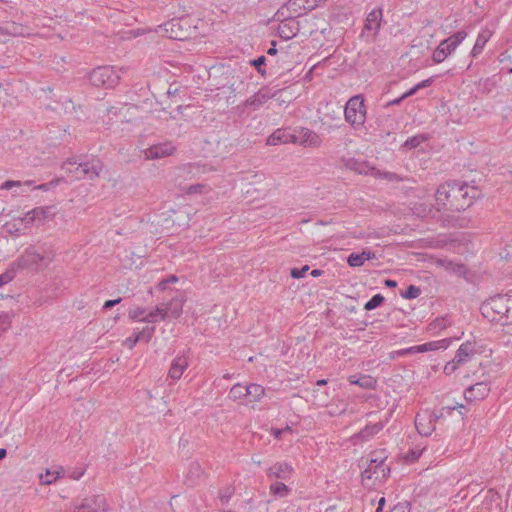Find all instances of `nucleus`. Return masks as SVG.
I'll list each match as a JSON object with an SVG mask.
<instances>
[{"instance_id": "ddd939ff", "label": "nucleus", "mask_w": 512, "mask_h": 512, "mask_svg": "<svg viewBox=\"0 0 512 512\" xmlns=\"http://www.w3.org/2000/svg\"><path fill=\"white\" fill-rule=\"evenodd\" d=\"M291 141L292 143H299L310 147H318L322 142L320 136L308 128H302L299 134L295 135V138Z\"/></svg>"}, {"instance_id": "473e14b6", "label": "nucleus", "mask_w": 512, "mask_h": 512, "mask_svg": "<svg viewBox=\"0 0 512 512\" xmlns=\"http://www.w3.org/2000/svg\"><path fill=\"white\" fill-rule=\"evenodd\" d=\"M203 473L204 471L202 466L198 462L193 461L188 466L187 478L194 483V481L199 479Z\"/></svg>"}, {"instance_id": "f704fd0d", "label": "nucleus", "mask_w": 512, "mask_h": 512, "mask_svg": "<svg viewBox=\"0 0 512 512\" xmlns=\"http://www.w3.org/2000/svg\"><path fill=\"white\" fill-rule=\"evenodd\" d=\"M372 174L377 178H383L388 180L389 182H402L405 180L404 177H401L400 175L394 173V172H382L380 170H376L375 168H372Z\"/></svg>"}, {"instance_id": "ea45409f", "label": "nucleus", "mask_w": 512, "mask_h": 512, "mask_svg": "<svg viewBox=\"0 0 512 512\" xmlns=\"http://www.w3.org/2000/svg\"><path fill=\"white\" fill-rule=\"evenodd\" d=\"M421 294V290L419 287L415 285H410L404 292L401 293V296L405 299H415Z\"/></svg>"}, {"instance_id": "412c9836", "label": "nucleus", "mask_w": 512, "mask_h": 512, "mask_svg": "<svg viewBox=\"0 0 512 512\" xmlns=\"http://www.w3.org/2000/svg\"><path fill=\"white\" fill-rule=\"evenodd\" d=\"M381 20L382 10L373 9L366 17L364 31L372 32L373 35H376L380 29Z\"/></svg>"}, {"instance_id": "7c9ffc66", "label": "nucleus", "mask_w": 512, "mask_h": 512, "mask_svg": "<svg viewBox=\"0 0 512 512\" xmlns=\"http://www.w3.org/2000/svg\"><path fill=\"white\" fill-rule=\"evenodd\" d=\"M82 163H78L75 159H68L63 163L62 168L76 179H82Z\"/></svg>"}, {"instance_id": "9d476101", "label": "nucleus", "mask_w": 512, "mask_h": 512, "mask_svg": "<svg viewBox=\"0 0 512 512\" xmlns=\"http://www.w3.org/2000/svg\"><path fill=\"white\" fill-rule=\"evenodd\" d=\"M436 413L424 410L415 417V427L419 434L429 436L435 430V422L439 419Z\"/></svg>"}, {"instance_id": "dca6fc26", "label": "nucleus", "mask_w": 512, "mask_h": 512, "mask_svg": "<svg viewBox=\"0 0 512 512\" xmlns=\"http://www.w3.org/2000/svg\"><path fill=\"white\" fill-rule=\"evenodd\" d=\"M0 32L14 37H28L32 34V30L28 26L16 22H6L1 26Z\"/></svg>"}, {"instance_id": "4c0bfd02", "label": "nucleus", "mask_w": 512, "mask_h": 512, "mask_svg": "<svg viewBox=\"0 0 512 512\" xmlns=\"http://www.w3.org/2000/svg\"><path fill=\"white\" fill-rule=\"evenodd\" d=\"M154 333H155V326H146L136 334L140 341H144V342L148 343L152 339Z\"/></svg>"}, {"instance_id": "4d7b16f0", "label": "nucleus", "mask_w": 512, "mask_h": 512, "mask_svg": "<svg viewBox=\"0 0 512 512\" xmlns=\"http://www.w3.org/2000/svg\"><path fill=\"white\" fill-rule=\"evenodd\" d=\"M361 255L363 256V259L365 261L367 260H372V259H375L376 258V255L374 252L370 251V250H363Z\"/></svg>"}, {"instance_id": "f3484780", "label": "nucleus", "mask_w": 512, "mask_h": 512, "mask_svg": "<svg viewBox=\"0 0 512 512\" xmlns=\"http://www.w3.org/2000/svg\"><path fill=\"white\" fill-rule=\"evenodd\" d=\"M82 167V179L87 178L93 180L99 177L102 169L103 163L100 159H91L90 161L83 162L81 164Z\"/></svg>"}, {"instance_id": "a19ab883", "label": "nucleus", "mask_w": 512, "mask_h": 512, "mask_svg": "<svg viewBox=\"0 0 512 512\" xmlns=\"http://www.w3.org/2000/svg\"><path fill=\"white\" fill-rule=\"evenodd\" d=\"M347 262L351 267H360L365 263V260L363 259L361 253H352L349 255Z\"/></svg>"}, {"instance_id": "338daca9", "label": "nucleus", "mask_w": 512, "mask_h": 512, "mask_svg": "<svg viewBox=\"0 0 512 512\" xmlns=\"http://www.w3.org/2000/svg\"><path fill=\"white\" fill-rule=\"evenodd\" d=\"M385 502H386V500H385V498H384V497H381V498L379 499V501H378V507H377V509H376V512H382V511H383V507H384V505H385Z\"/></svg>"}, {"instance_id": "2eb2a0df", "label": "nucleus", "mask_w": 512, "mask_h": 512, "mask_svg": "<svg viewBox=\"0 0 512 512\" xmlns=\"http://www.w3.org/2000/svg\"><path fill=\"white\" fill-rule=\"evenodd\" d=\"M105 503L102 495L85 498L82 503L75 507L74 512H98Z\"/></svg>"}, {"instance_id": "a878e982", "label": "nucleus", "mask_w": 512, "mask_h": 512, "mask_svg": "<svg viewBox=\"0 0 512 512\" xmlns=\"http://www.w3.org/2000/svg\"><path fill=\"white\" fill-rule=\"evenodd\" d=\"M295 138L294 134H291L285 130L277 129L273 134H271L267 139L268 145H279L292 142Z\"/></svg>"}, {"instance_id": "680f3d73", "label": "nucleus", "mask_w": 512, "mask_h": 512, "mask_svg": "<svg viewBox=\"0 0 512 512\" xmlns=\"http://www.w3.org/2000/svg\"><path fill=\"white\" fill-rule=\"evenodd\" d=\"M121 302V298H118V299H114V300H107L105 303H104V308L105 309H108V308H111L113 307L114 305L118 304Z\"/></svg>"}, {"instance_id": "4468645a", "label": "nucleus", "mask_w": 512, "mask_h": 512, "mask_svg": "<svg viewBox=\"0 0 512 512\" xmlns=\"http://www.w3.org/2000/svg\"><path fill=\"white\" fill-rule=\"evenodd\" d=\"M490 386L486 382H478L465 390L464 397L467 401L482 400L488 396Z\"/></svg>"}, {"instance_id": "c03bdc74", "label": "nucleus", "mask_w": 512, "mask_h": 512, "mask_svg": "<svg viewBox=\"0 0 512 512\" xmlns=\"http://www.w3.org/2000/svg\"><path fill=\"white\" fill-rule=\"evenodd\" d=\"M425 140V138L422 136V135H417V136H413L409 139H407L404 143V146L405 147H408V148H416L418 147L423 141Z\"/></svg>"}, {"instance_id": "72a5a7b5", "label": "nucleus", "mask_w": 512, "mask_h": 512, "mask_svg": "<svg viewBox=\"0 0 512 512\" xmlns=\"http://www.w3.org/2000/svg\"><path fill=\"white\" fill-rule=\"evenodd\" d=\"M245 389H246V385L237 383L230 389L228 397L233 401L245 399L246 398Z\"/></svg>"}, {"instance_id": "69168bd1", "label": "nucleus", "mask_w": 512, "mask_h": 512, "mask_svg": "<svg viewBox=\"0 0 512 512\" xmlns=\"http://www.w3.org/2000/svg\"><path fill=\"white\" fill-rule=\"evenodd\" d=\"M384 285L386 287H389V288H395L397 286V282L395 280H392V279H386L384 281Z\"/></svg>"}, {"instance_id": "6ab92c4d", "label": "nucleus", "mask_w": 512, "mask_h": 512, "mask_svg": "<svg viewBox=\"0 0 512 512\" xmlns=\"http://www.w3.org/2000/svg\"><path fill=\"white\" fill-rule=\"evenodd\" d=\"M189 363L185 356H177L171 363L168 371V378L176 381L181 378Z\"/></svg>"}, {"instance_id": "58836bf2", "label": "nucleus", "mask_w": 512, "mask_h": 512, "mask_svg": "<svg viewBox=\"0 0 512 512\" xmlns=\"http://www.w3.org/2000/svg\"><path fill=\"white\" fill-rule=\"evenodd\" d=\"M383 301L384 297L381 294H376L364 305V308L368 311L373 310L380 306Z\"/></svg>"}, {"instance_id": "864d4df0", "label": "nucleus", "mask_w": 512, "mask_h": 512, "mask_svg": "<svg viewBox=\"0 0 512 512\" xmlns=\"http://www.w3.org/2000/svg\"><path fill=\"white\" fill-rule=\"evenodd\" d=\"M204 188H205L204 184H194V185H190L187 188L186 192H187V194L201 193Z\"/></svg>"}, {"instance_id": "b1692460", "label": "nucleus", "mask_w": 512, "mask_h": 512, "mask_svg": "<svg viewBox=\"0 0 512 512\" xmlns=\"http://www.w3.org/2000/svg\"><path fill=\"white\" fill-rule=\"evenodd\" d=\"M293 472V468L286 462L276 463L271 466L268 470L269 477H275L280 479H287L291 473Z\"/></svg>"}, {"instance_id": "6e6d98bb", "label": "nucleus", "mask_w": 512, "mask_h": 512, "mask_svg": "<svg viewBox=\"0 0 512 512\" xmlns=\"http://www.w3.org/2000/svg\"><path fill=\"white\" fill-rule=\"evenodd\" d=\"M11 323V315L9 313H2L0 315V324L4 325V330L7 329V327Z\"/></svg>"}, {"instance_id": "0eeeda50", "label": "nucleus", "mask_w": 512, "mask_h": 512, "mask_svg": "<svg viewBox=\"0 0 512 512\" xmlns=\"http://www.w3.org/2000/svg\"><path fill=\"white\" fill-rule=\"evenodd\" d=\"M54 253L51 250L38 251L33 247H29L19 258V264L22 267L36 266L38 268H46L53 260Z\"/></svg>"}, {"instance_id": "a211bd4d", "label": "nucleus", "mask_w": 512, "mask_h": 512, "mask_svg": "<svg viewBox=\"0 0 512 512\" xmlns=\"http://www.w3.org/2000/svg\"><path fill=\"white\" fill-rule=\"evenodd\" d=\"M273 96L271 95L268 88H261L258 92H256L254 95L249 97L244 105L246 107H252L254 110L259 109L262 105H264L268 100L272 99Z\"/></svg>"}, {"instance_id": "774afa93", "label": "nucleus", "mask_w": 512, "mask_h": 512, "mask_svg": "<svg viewBox=\"0 0 512 512\" xmlns=\"http://www.w3.org/2000/svg\"><path fill=\"white\" fill-rule=\"evenodd\" d=\"M231 494H232V492H231L230 490H228L226 494H221V495H220V499H221V501H222L223 503H227V502H228V500H229V498H230V496H231Z\"/></svg>"}, {"instance_id": "052dcab7", "label": "nucleus", "mask_w": 512, "mask_h": 512, "mask_svg": "<svg viewBox=\"0 0 512 512\" xmlns=\"http://www.w3.org/2000/svg\"><path fill=\"white\" fill-rule=\"evenodd\" d=\"M35 221L34 217L31 215V211L27 212L25 216L22 218V222L27 224H32Z\"/></svg>"}, {"instance_id": "f03ea898", "label": "nucleus", "mask_w": 512, "mask_h": 512, "mask_svg": "<svg viewBox=\"0 0 512 512\" xmlns=\"http://www.w3.org/2000/svg\"><path fill=\"white\" fill-rule=\"evenodd\" d=\"M284 17L278 25V35L284 40H290L297 35L308 37L318 30L315 21L316 17L304 16L298 18L285 12V15H278Z\"/></svg>"}, {"instance_id": "7ed1b4c3", "label": "nucleus", "mask_w": 512, "mask_h": 512, "mask_svg": "<svg viewBox=\"0 0 512 512\" xmlns=\"http://www.w3.org/2000/svg\"><path fill=\"white\" fill-rule=\"evenodd\" d=\"M482 315L490 322L507 325L512 323V295H495L481 304Z\"/></svg>"}, {"instance_id": "13d9d810", "label": "nucleus", "mask_w": 512, "mask_h": 512, "mask_svg": "<svg viewBox=\"0 0 512 512\" xmlns=\"http://www.w3.org/2000/svg\"><path fill=\"white\" fill-rule=\"evenodd\" d=\"M266 58L265 56H260L258 59L253 61V65L261 72V66L265 64Z\"/></svg>"}, {"instance_id": "e433bc0d", "label": "nucleus", "mask_w": 512, "mask_h": 512, "mask_svg": "<svg viewBox=\"0 0 512 512\" xmlns=\"http://www.w3.org/2000/svg\"><path fill=\"white\" fill-rule=\"evenodd\" d=\"M290 489L288 486L282 482H275L270 486V492L274 495H279L280 497L287 496Z\"/></svg>"}, {"instance_id": "5701e85b", "label": "nucleus", "mask_w": 512, "mask_h": 512, "mask_svg": "<svg viewBox=\"0 0 512 512\" xmlns=\"http://www.w3.org/2000/svg\"><path fill=\"white\" fill-rule=\"evenodd\" d=\"M348 382L353 385H358L363 389H375L377 386L376 378L365 374H361L358 377L357 375H351L348 377Z\"/></svg>"}, {"instance_id": "f8f14e48", "label": "nucleus", "mask_w": 512, "mask_h": 512, "mask_svg": "<svg viewBox=\"0 0 512 512\" xmlns=\"http://www.w3.org/2000/svg\"><path fill=\"white\" fill-rule=\"evenodd\" d=\"M162 311H163L162 308L156 307V309L154 311H151L150 313L146 314L144 308L136 307V308L130 309L128 312V315L132 320H139V321H143V322L154 323V322H157L158 320H164L166 318L167 313L162 312Z\"/></svg>"}, {"instance_id": "8fccbe9b", "label": "nucleus", "mask_w": 512, "mask_h": 512, "mask_svg": "<svg viewBox=\"0 0 512 512\" xmlns=\"http://www.w3.org/2000/svg\"><path fill=\"white\" fill-rule=\"evenodd\" d=\"M429 84H430V79L424 80V81L418 83L417 85H415L414 87H412L407 92H405V96H412L413 94L416 93L417 90L424 88V87L428 86Z\"/></svg>"}, {"instance_id": "e2e57ef3", "label": "nucleus", "mask_w": 512, "mask_h": 512, "mask_svg": "<svg viewBox=\"0 0 512 512\" xmlns=\"http://www.w3.org/2000/svg\"><path fill=\"white\" fill-rule=\"evenodd\" d=\"M179 22L177 20H173L172 22L166 24V26H171V35L172 38H180L177 34H173V27L178 26Z\"/></svg>"}, {"instance_id": "bb28decb", "label": "nucleus", "mask_w": 512, "mask_h": 512, "mask_svg": "<svg viewBox=\"0 0 512 512\" xmlns=\"http://www.w3.org/2000/svg\"><path fill=\"white\" fill-rule=\"evenodd\" d=\"M436 265L443 268L444 270L457 274L459 276L466 273V267L461 263H454L448 259H437Z\"/></svg>"}, {"instance_id": "c756f323", "label": "nucleus", "mask_w": 512, "mask_h": 512, "mask_svg": "<svg viewBox=\"0 0 512 512\" xmlns=\"http://www.w3.org/2000/svg\"><path fill=\"white\" fill-rule=\"evenodd\" d=\"M64 475V469L60 467L57 470L46 469L45 474H40V481L43 485H51L56 482L57 479Z\"/></svg>"}, {"instance_id": "37998d69", "label": "nucleus", "mask_w": 512, "mask_h": 512, "mask_svg": "<svg viewBox=\"0 0 512 512\" xmlns=\"http://www.w3.org/2000/svg\"><path fill=\"white\" fill-rule=\"evenodd\" d=\"M413 353H421L420 352V345L412 346L406 349L397 350L391 353V358H394L395 356H403L406 354H413Z\"/></svg>"}, {"instance_id": "9b49d317", "label": "nucleus", "mask_w": 512, "mask_h": 512, "mask_svg": "<svg viewBox=\"0 0 512 512\" xmlns=\"http://www.w3.org/2000/svg\"><path fill=\"white\" fill-rule=\"evenodd\" d=\"M176 151V146L171 141L158 143L150 146L143 151L145 159H161L171 156Z\"/></svg>"}, {"instance_id": "393cba45", "label": "nucleus", "mask_w": 512, "mask_h": 512, "mask_svg": "<svg viewBox=\"0 0 512 512\" xmlns=\"http://www.w3.org/2000/svg\"><path fill=\"white\" fill-rule=\"evenodd\" d=\"M247 403L259 402L265 395V388L256 383L246 385L245 389Z\"/></svg>"}, {"instance_id": "603ef678", "label": "nucleus", "mask_w": 512, "mask_h": 512, "mask_svg": "<svg viewBox=\"0 0 512 512\" xmlns=\"http://www.w3.org/2000/svg\"><path fill=\"white\" fill-rule=\"evenodd\" d=\"M139 341L140 340H139L137 334L135 333V335L133 337L126 338L123 341V345L126 346L128 349H133L135 347V345L137 344V342H139Z\"/></svg>"}, {"instance_id": "20e7f679", "label": "nucleus", "mask_w": 512, "mask_h": 512, "mask_svg": "<svg viewBox=\"0 0 512 512\" xmlns=\"http://www.w3.org/2000/svg\"><path fill=\"white\" fill-rule=\"evenodd\" d=\"M367 466L361 474L364 487L372 488L382 484L390 473V467L386 464V456L383 451H374L369 454Z\"/></svg>"}, {"instance_id": "c85d7f7f", "label": "nucleus", "mask_w": 512, "mask_h": 512, "mask_svg": "<svg viewBox=\"0 0 512 512\" xmlns=\"http://www.w3.org/2000/svg\"><path fill=\"white\" fill-rule=\"evenodd\" d=\"M491 37V32L489 30H483L482 32L479 33L477 39H476V42H475V45L471 51V56L472 57H476L477 55H479L482 50L484 49L486 43L488 42V40L490 39Z\"/></svg>"}, {"instance_id": "f257e3e1", "label": "nucleus", "mask_w": 512, "mask_h": 512, "mask_svg": "<svg viewBox=\"0 0 512 512\" xmlns=\"http://www.w3.org/2000/svg\"><path fill=\"white\" fill-rule=\"evenodd\" d=\"M478 196V189L466 182L446 181L439 185L435 192V210L460 212L470 207Z\"/></svg>"}, {"instance_id": "5fc2aeb1", "label": "nucleus", "mask_w": 512, "mask_h": 512, "mask_svg": "<svg viewBox=\"0 0 512 512\" xmlns=\"http://www.w3.org/2000/svg\"><path fill=\"white\" fill-rule=\"evenodd\" d=\"M14 278L13 272H5L0 275V286L9 283Z\"/></svg>"}, {"instance_id": "bf43d9fd", "label": "nucleus", "mask_w": 512, "mask_h": 512, "mask_svg": "<svg viewBox=\"0 0 512 512\" xmlns=\"http://www.w3.org/2000/svg\"><path fill=\"white\" fill-rule=\"evenodd\" d=\"M407 97H408V96H405V93H404V94H403L402 96H400L399 98H396V99H394V100L389 101V102L386 104V106L388 107V106H392V105H398V104H400L404 99H406Z\"/></svg>"}, {"instance_id": "aec40b11", "label": "nucleus", "mask_w": 512, "mask_h": 512, "mask_svg": "<svg viewBox=\"0 0 512 512\" xmlns=\"http://www.w3.org/2000/svg\"><path fill=\"white\" fill-rule=\"evenodd\" d=\"M184 301L185 300L182 295H177L176 297L172 298V300L169 303L159 307L163 309L162 312L167 313L166 317L169 316L172 318H178L183 312Z\"/></svg>"}, {"instance_id": "49530a36", "label": "nucleus", "mask_w": 512, "mask_h": 512, "mask_svg": "<svg viewBox=\"0 0 512 512\" xmlns=\"http://www.w3.org/2000/svg\"><path fill=\"white\" fill-rule=\"evenodd\" d=\"M425 448H419V447H415L413 449H411L410 451H408L407 455H406V459L408 461H416L423 453Z\"/></svg>"}, {"instance_id": "0e129e2a", "label": "nucleus", "mask_w": 512, "mask_h": 512, "mask_svg": "<svg viewBox=\"0 0 512 512\" xmlns=\"http://www.w3.org/2000/svg\"><path fill=\"white\" fill-rule=\"evenodd\" d=\"M271 434H272L276 439H280V438L282 437V435L284 434V432L282 431V429L272 428V429H271Z\"/></svg>"}, {"instance_id": "1a4fd4ad", "label": "nucleus", "mask_w": 512, "mask_h": 512, "mask_svg": "<svg viewBox=\"0 0 512 512\" xmlns=\"http://www.w3.org/2000/svg\"><path fill=\"white\" fill-rule=\"evenodd\" d=\"M321 0H288L277 12V15H285V12L303 18L306 11L315 9Z\"/></svg>"}, {"instance_id": "423d86ee", "label": "nucleus", "mask_w": 512, "mask_h": 512, "mask_svg": "<svg viewBox=\"0 0 512 512\" xmlns=\"http://www.w3.org/2000/svg\"><path fill=\"white\" fill-rule=\"evenodd\" d=\"M345 120L353 127L362 126L366 120V107L361 95L351 97L344 109Z\"/></svg>"}, {"instance_id": "2f4dec72", "label": "nucleus", "mask_w": 512, "mask_h": 512, "mask_svg": "<svg viewBox=\"0 0 512 512\" xmlns=\"http://www.w3.org/2000/svg\"><path fill=\"white\" fill-rule=\"evenodd\" d=\"M271 95L273 96L272 99H275L279 104L290 103L295 98L289 88L277 90L276 92L271 93Z\"/></svg>"}, {"instance_id": "3c124183", "label": "nucleus", "mask_w": 512, "mask_h": 512, "mask_svg": "<svg viewBox=\"0 0 512 512\" xmlns=\"http://www.w3.org/2000/svg\"><path fill=\"white\" fill-rule=\"evenodd\" d=\"M47 211L44 208H35L31 210V215L36 220H41L46 217Z\"/></svg>"}, {"instance_id": "4be33fe9", "label": "nucleus", "mask_w": 512, "mask_h": 512, "mask_svg": "<svg viewBox=\"0 0 512 512\" xmlns=\"http://www.w3.org/2000/svg\"><path fill=\"white\" fill-rule=\"evenodd\" d=\"M476 353L477 351L475 343L471 341H466L460 345L454 358L456 359V362L463 364L469 361L470 358L474 356Z\"/></svg>"}, {"instance_id": "09e8293b", "label": "nucleus", "mask_w": 512, "mask_h": 512, "mask_svg": "<svg viewBox=\"0 0 512 512\" xmlns=\"http://www.w3.org/2000/svg\"><path fill=\"white\" fill-rule=\"evenodd\" d=\"M461 365L460 363L456 362V359L453 358L452 361L448 362L445 367H444V373L446 375H451L452 373H454L458 366Z\"/></svg>"}, {"instance_id": "de8ad7c7", "label": "nucleus", "mask_w": 512, "mask_h": 512, "mask_svg": "<svg viewBox=\"0 0 512 512\" xmlns=\"http://www.w3.org/2000/svg\"><path fill=\"white\" fill-rule=\"evenodd\" d=\"M309 270V266L308 265H305L303 266L302 268H293L291 270V277L295 278V279H300V278H303L306 274V272Z\"/></svg>"}, {"instance_id": "a18cd8bd", "label": "nucleus", "mask_w": 512, "mask_h": 512, "mask_svg": "<svg viewBox=\"0 0 512 512\" xmlns=\"http://www.w3.org/2000/svg\"><path fill=\"white\" fill-rule=\"evenodd\" d=\"M382 429V425L381 424H374L372 426H366L361 432H360V435L362 437H365V436H369V435H373V434H376L378 433L380 430Z\"/></svg>"}, {"instance_id": "79ce46f5", "label": "nucleus", "mask_w": 512, "mask_h": 512, "mask_svg": "<svg viewBox=\"0 0 512 512\" xmlns=\"http://www.w3.org/2000/svg\"><path fill=\"white\" fill-rule=\"evenodd\" d=\"M31 184H32V181L21 182V181H15V180H7L1 185V189L10 190L13 187H20L22 185L30 186Z\"/></svg>"}, {"instance_id": "c9c22d12", "label": "nucleus", "mask_w": 512, "mask_h": 512, "mask_svg": "<svg viewBox=\"0 0 512 512\" xmlns=\"http://www.w3.org/2000/svg\"><path fill=\"white\" fill-rule=\"evenodd\" d=\"M447 345H448V340H446V339L440 340V341L428 342V343L420 345V352L423 353V352L437 350L440 348H446Z\"/></svg>"}, {"instance_id": "39448f33", "label": "nucleus", "mask_w": 512, "mask_h": 512, "mask_svg": "<svg viewBox=\"0 0 512 512\" xmlns=\"http://www.w3.org/2000/svg\"><path fill=\"white\" fill-rule=\"evenodd\" d=\"M89 80L96 87L113 88L120 80L119 71L113 66H99L89 74Z\"/></svg>"}, {"instance_id": "6e6552de", "label": "nucleus", "mask_w": 512, "mask_h": 512, "mask_svg": "<svg viewBox=\"0 0 512 512\" xmlns=\"http://www.w3.org/2000/svg\"><path fill=\"white\" fill-rule=\"evenodd\" d=\"M466 37L467 33L465 31H458L447 39L441 41L433 52V61L436 63L443 62L448 55L455 51Z\"/></svg>"}, {"instance_id": "cd10ccee", "label": "nucleus", "mask_w": 512, "mask_h": 512, "mask_svg": "<svg viewBox=\"0 0 512 512\" xmlns=\"http://www.w3.org/2000/svg\"><path fill=\"white\" fill-rule=\"evenodd\" d=\"M410 209L414 215L417 217H427L430 216L435 210V204L431 205L425 202H413L410 204Z\"/></svg>"}]
</instances>
